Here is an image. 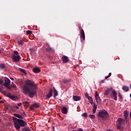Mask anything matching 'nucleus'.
Listing matches in <instances>:
<instances>
[{"label": "nucleus", "mask_w": 131, "mask_h": 131, "mask_svg": "<svg viewBox=\"0 0 131 131\" xmlns=\"http://www.w3.org/2000/svg\"><path fill=\"white\" fill-rule=\"evenodd\" d=\"M25 84L23 88V93L25 95H29L30 98H33L36 95L37 86L34 84V81L28 80L25 81Z\"/></svg>", "instance_id": "nucleus-1"}, {"label": "nucleus", "mask_w": 131, "mask_h": 131, "mask_svg": "<svg viewBox=\"0 0 131 131\" xmlns=\"http://www.w3.org/2000/svg\"><path fill=\"white\" fill-rule=\"evenodd\" d=\"M26 124H27L26 122L22 119L17 118L14 119V126L17 130H20V127H24Z\"/></svg>", "instance_id": "nucleus-2"}, {"label": "nucleus", "mask_w": 131, "mask_h": 131, "mask_svg": "<svg viewBox=\"0 0 131 131\" xmlns=\"http://www.w3.org/2000/svg\"><path fill=\"white\" fill-rule=\"evenodd\" d=\"M117 123L116 124V126L117 129L119 130H123L122 125H124L125 123V120L121 118H119L117 120Z\"/></svg>", "instance_id": "nucleus-3"}, {"label": "nucleus", "mask_w": 131, "mask_h": 131, "mask_svg": "<svg viewBox=\"0 0 131 131\" xmlns=\"http://www.w3.org/2000/svg\"><path fill=\"white\" fill-rule=\"evenodd\" d=\"M98 116L103 120H105V119H107V117L109 116V114H108L107 111L103 110L98 113Z\"/></svg>", "instance_id": "nucleus-4"}, {"label": "nucleus", "mask_w": 131, "mask_h": 131, "mask_svg": "<svg viewBox=\"0 0 131 131\" xmlns=\"http://www.w3.org/2000/svg\"><path fill=\"white\" fill-rule=\"evenodd\" d=\"M14 54L12 55V60L14 62H19L21 60V57L19 55V52L17 51H14Z\"/></svg>", "instance_id": "nucleus-5"}, {"label": "nucleus", "mask_w": 131, "mask_h": 131, "mask_svg": "<svg viewBox=\"0 0 131 131\" xmlns=\"http://www.w3.org/2000/svg\"><path fill=\"white\" fill-rule=\"evenodd\" d=\"M79 29H81L80 32V37L81 38V41H83L85 39V35H84V31H83V29H81V27L79 28Z\"/></svg>", "instance_id": "nucleus-6"}, {"label": "nucleus", "mask_w": 131, "mask_h": 131, "mask_svg": "<svg viewBox=\"0 0 131 131\" xmlns=\"http://www.w3.org/2000/svg\"><path fill=\"white\" fill-rule=\"evenodd\" d=\"M111 97L112 98H113L115 101H117V93L115 90H112Z\"/></svg>", "instance_id": "nucleus-7"}, {"label": "nucleus", "mask_w": 131, "mask_h": 131, "mask_svg": "<svg viewBox=\"0 0 131 131\" xmlns=\"http://www.w3.org/2000/svg\"><path fill=\"white\" fill-rule=\"evenodd\" d=\"M40 106V105L39 103L35 102L30 106V110H33L34 108H39Z\"/></svg>", "instance_id": "nucleus-8"}, {"label": "nucleus", "mask_w": 131, "mask_h": 131, "mask_svg": "<svg viewBox=\"0 0 131 131\" xmlns=\"http://www.w3.org/2000/svg\"><path fill=\"white\" fill-rule=\"evenodd\" d=\"M95 97L97 103H101V98L99 96V93L97 92H95Z\"/></svg>", "instance_id": "nucleus-9"}, {"label": "nucleus", "mask_w": 131, "mask_h": 131, "mask_svg": "<svg viewBox=\"0 0 131 131\" xmlns=\"http://www.w3.org/2000/svg\"><path fill=\"white\" fill-rule=\"evenodd\" d=\"M61 60L63 63H68L69 62V58L65 55L62 56Z\"/></svg>", "instance_id": "nucleus-10"}, {"label": "nucleus", "mask_w": 131, "mask_h": 131, "mask_svg": "<svg viewBox=\"0 0 131 131\" xmlns=\"http://www.w3.org/2000/svg\"><path fill=\"white\" fill-rule=\"evenodd\" d=\"M53 96V89H51L49 91L48 94L46 95V99H50Z\"/></svg>", "instance_id": "nucleus-11"}, {"label": "nucleus", "mask_w": 131, "mask_h": 131, "mask_svg": "<svg viewBox=\"0 0 131 131\" xmlns=\"http://www.w3.org/2000/svg\"><path fill=\"white\" fill-rule=\"evenodd\" d=\"M9 84H11V80L7 78V77H5L4 85H9Z\"/></svg>", "instance_id": "nucleus-12"}, {"label": "nucleus", "mask_w": 131, "mask_h": 131, "mask_svg": "<svg viewBox=\"0 0 131 131\" xmlns=\"http://www.w3.org/2000/svg\"><path fill=\"white\" fill-rule=\"evenodd\" d=\"M73 99L74 101L77 102V101H80V100H81V97H80V96L74 95L73 96Z\"/></svg>", "instance_id": "nucleus-13"}, {"label": "nucleus", "mask_w": 131, "mask_h": 131, "mask_svg": "<svg viewBox=\"0 0 131 131\" xmlns=\"http://www.w3.org/2000/svg\"><path fill=\"white\" fill-rule=\"evenodd\" d=\"M112 90H113V89L112 87L107 89V90L105 91L104 95H105V96H108V95H109V92L112 91Z\"/></svg>", "instance_id": "nucleus-14"}, {"label": "nucleus", "mask_w": 131, "mask_h": 131, "mask_svg": "<svg viewBox=\"0 0 131 131\" xmlns=\"http://www.w3.org/2000/svg\"><path fill=\"white\" fill-rule=\"evenodd\" d=\"M61 112L62 113H63V114H66L67 113H68V111L67 110V107L65 106L62 107L61 109Z\"/></svg>", "instance_id": "nucleus-15"}, {"label": "nucleus", "mask_w": 131, "mask_h": 131, "mask_svg": "<svg viewBox=\"0 0 131 131\" xmlns=\"http://www.w3.org/2000/svg\"><path fill=\"white\" fill-rule=\"evenodd\" d=\"M124 118L126 122H127V118L128 117V112L125 111L124 113Z\"/></svg>", "instance_id": "nucleus-16"}, {"label": "nucleus", "mask_w": 131, "mask_h": 131, "mask_svg": "<svg viewBox=\"0 0 131 131\" xmlns=\"http://www.w3.org/2000/svg\"><path fill=\"white\" fill-rule=\"evenodd\" d=\"M122 89L124 92H128V91H129V88L126 85H123Z\"/></svg>", "instance_id": "nucleus-17"}, {"label": "nucleus", "mask_w": 131, "mask_h": 131, "mask_svg": "<svg viewBox=\"0 0 131 131\" xmlns=\"http://www.w3.org/2000/svg\"><path fill=\"white\" fill-rule=\"evenodd\" d=\"M33 71L34 73H39V72H40V69L38 68H35L33 70Z\"/></svg>", "instance_id": "nucleus-18"}, {"label": "nucleus", "mask_w": 131, "mask_h": 131, "mask_svg": "<svg viewBox=\"0 0 131 131\" xmlns=\"http://www.w3.org/2000/svg\"><path fill=\"white\" fill-rule=\"evenodd\" d=\"M46 51L49 53H53V52H54V50H53V49H52L50 46H48V48H46Z\"/></svg>", "instance_id": "nucleus-19"}, {"label": "nucleus", "mask_w": 131, "mask_h": 131, "mask_svg": "<svg viewBox=\"0 0 131 131\" xmlns=\"http://www.w3.org/2000/svg\"><path fill=\"white\" fill-rule=\"evenodd\" d=\"M53 93H54V98H56L57 96H58V91L55 89V88H53Z\"/></svg>", "instance_id": "nucleus-20"}, {"label": "nucleus", "mask_w": 131, "mask_h": 131, "mask_svg": "<svg viewBox=\"0 0 131 131\" xmlns=\"http://www.w3.org/2000/svg\"><path fill=\"white\" fill-rule=\"evenodd\" d=\"M37 48H35L34 49H30V52L31 54H34L35 52H36Z\"/></svg>", "instance_id": "nucleus-21"}, {"label": "nucleus", "mask_w": 131, "mask_h": 131, "mask_svg": "<svg viewBox=\"0 0 131 131\" xmlns=\"http://www.w3.org/2000/svg\"><path fill=\"white\" fill-rule=\"evenodd\" d=\"M14 116H15V117H17V118H20V119H23V117L19 114H14Z\"/></svg>", "instance_id": "nucleus-22"}, {"label": "nucleus", "mask_w": 131, "mask_h": 131, "mask_svg": "<svg viewBox=\"0 0 131 131\" xmlns=\"http://www.w3.org/2000/svg\"><path fill=\"white\" fill-rule=\"evenodd\" d=\"M24 43V39H20L18 41V45H19V46L23 45Z\"/></svg>", "instance_id": "nucleus-23"}, {"label": "nucleus", "mask_w": 131, "mask_h": 131, "mask_svg": "<svg viewBox=\"0 0 131 131\" xmlns=\"http://www.w3.org/2000/svg\"><path fill=\"white\" fill-rule=\"evenodd\" d=\"M96 111H97V105H94L93 109V114H95V113H96Z\"/></svg>", "instance_id": "nucleus-24"}, {"label": "nucleus", "mask_w": 131, "mask_h": 131, "mask_svg": "<svg viewBox=\"0 0 131 131\" xmlns=\"http://www.w3.org/2000/svg\"><path fill=\"white\" fill-rule=\"evenodd\" d=\"M4 96H6V97H8V98H10L12 95L10 93H7L6 92V94H4Z\"/></svg>", "instance_id": "nucleus-25"}, {"label": "nucleus", "mask_w": 131, "mask_h": 131, "mask_svg": "<svg viewBox=\"0 0 131 131\" xmlns=\"http://www.w3.org/2000/svg\"><path fill=\"white\" fill-rule=\"evenodd\" d=\"M64 83H67L68 82H70V79H66L63 80Z\"/></svg>", "instance_id": "nucleus-26"}, {"label": "nucleus", "mask_w": 131, "mask_h": 131, "mask_svg": "<svg viewBox=\"0 0 131 131\" xmlns=\"http://www.w3.org/2000/svg\"><path fill=\"white\" fill-rule=\"evenodd\" d=\"M19 71H20V72H22V73H24V74H26V71L23 69H19Z\"/></svg>", "instance_id": "nucleus-27"}, {"label": "nucleus", "mask_w": 131, "mask_h": 131, "mask_svg": "<svg viewBox=\"0 0 131 131\" xmlns=\"http://www.w3.org/2000/svg\"><path fill=\"white\" fill-rule=\"evenodd\" d=\"M4 86H5V88H7V89H8V90H12V87H11V86H10V84L5 85H4Z\"/></svg>", "instance_id": "nucleus-28"}, {"label": "nucleus", "mask_w": 131, "mask_h": 131, "mask_svg": "<svg viewBox=\"0 0 131 131\" xmlns=\"http://www.w3.org/2000/svg\"><path fill=\"white\" fill-rule=\"evenodd\" d=\"M5 67H6V66H5V64H4V63L0 64L1 69H4V68H5Z\"/></svg>", "instance_id": "nucleus-29"}, {"label": "nucleus", "mask_w": 131, "mask_h": 131, "mask_svg": "<svg viewBox=\"0 0 131 131\" xmlns=\"http://www.w3.org/2000/svg\"><path fill=\"white\" fill-rule=\"evenodd\" d=\"M90 118H91V119H95V118H96V117L95 116V115H90L89 116Z\"/></svg>", "instance_id": "nucleus-30"}, {"label": "nucleus", "mask_w": 131, "mask_h": 131, "mask_svg": "<svg viewBox=\"0 0 131 131\" xmlns=\"http://www.w3.org/2000/svg\"><path fill=\"white\" fill-rule=\"evenodd\" d=\"M0 93H1V94H3V95H6V92L4 91L2 88H0Z\"/></svg>", "instance_id": "nucleus-31"}, {"label": "nucleus", "mask_w": 131, "mask_h": 131, "mask_svg": "<svg viewBox=\"0 0 131 131\" xmlns=\"http://www.w3.org/2000/svg\"><path fill=\"white\" fill-rule=\"evenodd\" d=\"M12 85L11 86L12 88H13V89H16L17 88V86L16 85V84H14V83L12 82Z\"/></svg>", "instance_id": "nucleus-32"}, {"label": "nucleus", "mask_w": 131, "mask_h": 131, "mask_svg": "<svg viewBox=\"0 0 131 131\" xmlns=\"http://www.w3.org/2000/svg\"><path fill=\"white\" fill-rule=\"evenodd\" d=\"M24 105H26V106H28L29 105V103L28 101H25L23 103Z\"/></svg>", "instance_id": "nucleus-33"}, {"label": "nucleus", "mask_w": 131, "mask_h": 131, "mask_svg": "<svg viewBox=\"0 0 131 131\" xmlns=\"http://www.w3.org/2000/svg\"><path fill=\"white\" fill-rule=\"evenodd\" d=\"M23 131H30V129L29 128H24Z\"/></svg>", "instance_id": "nucleus-34"}, {"label": "nucleus", "mask_w": 131, "mask_h": 131, "mask_svg": "<svg viewBox=\"0 0 131 131\" xmlns=\"http://www.w3.org/2000/svg\"><path fill=\"white\" fill-rule=\"evenodd\" d=\"M27 34H28V35L32 34V31H31L30 30L27 31Z\"/></svg>", "instance_id": "nucleus-35"}, {"label": "nucleus", "mask_w": 131, "mask_h": 131, "mask_svg": "<svg viewBox=\"0 0 131 131\" xmlns=\"http://www.w3.org/2000/svg\"><path fill=\"white\" fill-rule=\"evenodd\" d=\"M10 99L11 100H16V97H15L14 95H11Z\"/></svg>", "instance_id": "nucleus-36"}, {"label": "nucleus", "mask_w": 131, "mask_h": 131, "mask_svg": "<svg viewBox=\"0 0 131 131\" xmlns=\"http://www.w3.org/2000/svg\"><path fill=\"white\" fill-rule=\"evenodd\" d=\"M82 116L83 117H88V113H84L82 115Z\"/></svg>", "instance_id": "nucleus-37"}, {"label": "nucleus", "mask_w": 131, "mask_h": 131, "mask_svg": "<svg viewBox=\"0 0 131 131\" xmlns=\"http://www.w3.org/2000/svg\"><path fill=\"white\" fill-rule=\"evenodd\" d=\"M119 95L118 97L119 98H120V99H122V95L120 93V92H118Z\"/></svg>", "instance_id": "nucleus-38"}, {"label": "nucleus", "mask_w": 131, "mask_h": 131, "mask_svg": "<svg viewBox=\"0 0 131 131\" xmlns=\"http://www.w3.org/2000/svg\"><path fill=\"white\" fill-rule=\"evenodd\" d=\"M84 95H85V97L86 98H87V99L89 98L90 97V96H89L88 93H85Z\"/></svg>", "instance_id": "nucleus-39"}, {"label": "nucleus", "mask_w": 131, "mask_h": 131, "mask_svg": "<svg viewBox=\"0 0 131 131\" xmlns=\"http://www.w3.org/2000/svg\"><path fill=\"white\" fill-rule=\"evenodd\" d=\"M88 100L89 101H92V100H93V98H92V97H88Z\"/></svg>", "instance_id": "nucleus-40"}, {"label": "nucleus", "mask_w": 131, "mask_h": 131, "mask_svg": "<svg viewBox=\"0 0 131 131\" xmlns=\"http://www.w3.org/2000/svg\"><path fill=\"white\" fill-rule=\"evenodd\" d=\"M90 104H94V101H93V99L92 100L89 101Z\"/></svg>", "instance_id": "nucleus-41"}, {"label": "nucleus", "mask_w": 131, "mask_h": 131, "mask_svg": "<svg viewBox=\"0 0 131 131\" xmlns=\"http://www.w3.org/2000/svg\"><path fill=\"white\" fill-rule=\"evenodd\" d=\"M3 82H4V81L0 79V84H3Z\"/></svg>", "instance_id": "nucleus-42"}, {"label": "nucleus", "mask_w": 131, "mask_h": 131, "mask_svg": "<svg viewBox=\"0 0 131 131\" xmlns=\"http://www.w3.org/2000/svg\"><path fill=\"white\" fill-rule=\"evenodd\" d=\"M111 75H112V73H110L108 74V75L107 76H108V77H110V76H111Z\"/></svg>", "instance_id": "nucleus-43"}, {"label": "nucleus", "mask_w": 131, "mask_h": 131, "mask_svg": "<svg viewBox=\"0 0 131 131\" xmlns=\"http://www.w3.org/2000/svg\"><path fill=\"white\" fill-rule=\"evenodd\" d=\"M101 83H104V82H105V79L102 80L101 81Z\"/></svg>", "instance_id": "nucleus-44"}, {"label": "nucleus", "mask_w": 131, "mask_h": 131, "mask_svg": "<svg viewBox=\"0 0 131 131\" xmlns=\"http://www.w3.org/2000/svg\"><path fill=\"white\" fill-rule=\"evenodd\" d=\"M21 105H22L21 103H19L17 104V106H18V107H20V106H21Z\"/></svg>", "instance_id": "nucleus-45"}, {"label": "nucleus", "mask_w": 131, "mask_h": 131, "mask_svg": "<svg viewBox=\"0 0 131 131\" xmlns=\"http://www.w3.org/2000/svg\"><path fill=\"white\" fill-rule=\"evenodd\" d=\"M107 78H109V77H108V76L105 77V79H107Z\"/></svg>", "instance_id": "nucleus-46"}, {"label": "nucleus", "mask_w": 131, "mask_h": 131, "mask_svg": "<svg viewBox=\"0 0 131 131\" xmlns=\"http://www.w3.org/2000/svg\"><path fill=\"white\" fill-rule=\"evenodd\" d=\"M0 103H2V104L5 103V102H4V101H0Z\"/></svg>", "instance_id": "nucleus-47"}, {"label": "nucleus", "mask_w": 131, "mask_h": 131, "mask_svg": "<svg viewBox=\"0 0 131 131\" xmlns=\"http://www.w3.org/2000/svg\"><path fill=\"white\" fill-rule=\"evenodd\" d=\"M129 116H130V118L131 119V110H130V113H129Z\"/></svg>", "instance_id": "nucleus-48"}, {"label": "nucleus", "mask_w": 131, "mask_h": 131, "mask_svg": "<svg viewBox=\"0 0 131 131\" xmlns=\"http://www.w3.org/2000/svg\"><path fill=\"white\" fill-rule=\"evenodd\" d=\"M15 108H16V109H19V107L16 106H15Z\"/></svg>", "instance_id": "nucleus-49"}, {"label": "nucleus", "mask_w": 131, "mask_h": 131, "mask_svg": "<svg viewBox=\"0 0 131 131\" xmlns=\"http://www.w3.org/2000/svg\"><path fill=\"white\" fill-rule=\"evenodd\" d=\"M10 79H11V80H14V78H10Z\"/></svg>", "instance_id": "nucleus-50"}, {"label": "nucleus", "mask_w": 131, "mask_h": 131, "mask_svg": "<svg viewBox=\"0 0 131 131\" xmlns=\"http://www.w3.org/2000/svg\"><path fill=\"white\" fill-rule=\"evenodd\" d=\"M53 129H55V127H53Z\"/></svg>", "instance_id": "nucleus-51"}, {"label": "nucleus", "mask_w": 131, "mask_h": 131, "mask_svg": "<svg viewBox=\"0 0 131 131\" xmlns=\"http://www.w3.org/2000/svg\"><path fill=\"white\" fill-rule=\"evenodd\" d=\"M2 53V51L0 50V54Z\"/></svg>", "instance_id": "nucleus-52"}, {"label": "nucleus", "mask_w": 131, "mask_h": 131, "mask_svg": "<svg viewBox=\"0 0 131 131\" xmlns=\"http://www.w3.org/2000/svg\"><path fill=\"white\" fill-rule=\"evenodd\" d=\"M0 100H2V97L0 96Z\"/></svg>", "instance_id": "nucleus-53"}, {"label": "nucleus", "mask_w": 131, "mask_h": 131, "mask_svg": "<svg viewBox=\"0 0 131 131\" xmlns=\"http://www.w3.org/2000/svg\"><path fill=\"white\" fill-rule=\"evenodd\" d=\"M23 114H25V112H23Z\"/></svg>", "instance_id": "nucleus-54"}, {"label": "nucleus", "mask_w": 131, "mask_h": 131, "mask_svg": "<svg viewBox=\"0 0 131 131\" xmlns=\"http://www.w3.org/2000/svg\"><path fill=\"white\" fill-rule=\"evenodd\" d=\"M130 98H131V94H130Z\"/></svg>", "instance_id": "nucleus-55"}, {"label": "nucleus", "mask_w": 131, "mask_h": 131, "mask_svg": "<svg viewBox=\"0 0 131 131\" xmlns=\"http://www.w3.org/2000/svg\"><path fill=\"white\" fill-rule=\"evenodd\" d=\"M108 131H113V130H108Z\"/></svg>", "instance_id": "nucleus-56"}, {"label": "nucleus", "mask_w": 131, "mask_h": 131, "mask_svg": "<svg viewBox=\"0 0 131 131\" xmlns=\"http://www.w3.org/2000/svg\"><path fill=\"white\" fill-rule=\"evenodd\" d=\"M47 45L48 46H49V45H48V43H47Z\"/></svg>", "instance_id": "nucleus-57"}, {"label": "nucleus", "mask_w": 131, "mask_h": 131, "mask_svg": "<svg viewBox=\"0 0 131 131\" xmlns=\"http://www.w3.org/2000/svg\"><path fill=\"white\" fill-rule=\"evenodd\" d=\"M0 122H1V119H0Z\"/></svg>", "instance_id": "nucleus-58"}]
</instances>
